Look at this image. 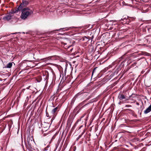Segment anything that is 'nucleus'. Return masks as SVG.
<instances>
[{"mask_svg":"<svg viewBox=\"0 0 151 151\" xmlns=\"http://www.w3.org/2000/svg\"><path fill=\"white\" fill-rule=\"evenodd\" d=\"M61 44L62 46L65 49H68L70 47L72 46L70 40V39H66L64 42H61Z\"/></svg>","mask_w":151,"mask_h":151,"instance_id":"obj_2","label":"nucleus"},{"mask_svg":"<svg viewBox=\"0 0 151 151\" xmlns=\"http://www.w3.org/2000/svg\"><path fill=\"white\" fill-rule=\"evenodd\" d=\"M12 63H9L7 64L6 65L5 67V68H10L12 67Z\"/></svg>","mask_w":151,"mask_h":151,"instance_id":"obj_8","label":"nucleus"},{"mask_svg":"<svg viewBox=\"0 0 151 151\" xmlns=\"http://www.w3.org/2000/svg\"><path fill=\"white\" fill-rule=\"evenodd\" d=\"M22 4L23 5H24V6H26L28 4V2L26 1H23Z\"/></svg>","mask_w":151,"mask_h":151,"instance_id":"obj_9","label":"nucleus"},{"mask_svg":"<svg viewBox=\"0 0 151 151\" xmlns=\"http://www.w3.org/2000/svg\"><path fill=\"white\" fill-rule=\"evenodd\" d=\"M126 107H131V106L130 105H127Z\"/></svg>","mask_w":151,"mask_h":151,"instance_id":"obj_14","label":"nucleus"},{"mask_svg":"<svg viewBox=\"0 0 151 151\" xmlns=\"http://www.w3.org/2000/svg\"><path fill=\"white\" fill-rule=\"evenodd\" d=\"M84 133V131L83 132L81 135H80L78 136V137L76 139V140L77 141L79 139H80L82 135H83Z\"/></svg>","mask_w":151,"mask_h":151,"instance_id":"obj_11","label":"nucleus"},{"mask_svg":"<svg viewBox=\"0 0 151 151\" xmlns=\"http://www.w3.org/2000/svg\"><path fill=\"white\" fill-rule=\"evenodd\" d=\"M23 5H22V4H21L18 7L17 10L15 11V13L17 12L18 11H20L23 8Z\"/></svg>","mask_w":151,"mask_h":151,"instance_id":"obj_6","label":"nucleus"},{"mask_svg":"<svg viewBox=\"0 0 151 151\" xmlns=\"http://www.w3.org/2000/svg\"><path fill=\"white\" fill-rule=\"evenodd\" d=\"M119 99L120 100H122L123 99H125V97L124 95L122 94H119L118 97Z\"/></svg>","mask_w":151,"mask_h":151,"instance_id":"obj_7","label":"nucleus"},{"mask_svg":"<svg viewBox=\"0 0 151 151\" xmlns=\"http://www.w3.org/2000/svg\"><path fill=\"white\" fill-rule=\"evenodd\" d=\"M46 116L47 117H49V115H48V113L47 114V113L46 114Z\"/></svg>","mask_w":151,"mask_h":151,"instance_id":"obj_19","label":"nucleus"},{"mask_svg":"<svg viewBox=\"0 0 151 151\" xmlns=\"http://www.w3.org/2000/svg\"><path fill=\"white\" fill-rule=\"evenodd\" d=\"M33 138L31 136L27 138V144H26L28 145L29 147H31L32 144L33 143L34 141L33 140ZM27 147V145H26Z\"/></svg>","mask_w":151,"mask_h":151,"instance_id":"obj_3","label":"nucleus"},{"mask_svg":"<svg viewBox=\"0 0 151 151\" xmlns=\"http://www.w3.org/2000/svg\"><path fill=\"white\" fill-rule=\"evenodd\" d=\"M30 148H31L30 149V151H37L36 150L32 148V147Z\"/></svg>","mask_w":151,"mask_h":151,"instance_id":"obj_12","label":"nucleus"},{"mask_svg":"<svg viewBox=\"0 0 151 151\" xmlns=\"http://www.w3.org/2000/svg\"><path fill=\"white\" fill-rule=\"evenodd\" d=\"M60 109V108L57 106L54 109H53L51 111V113L52 114H54L56 112L58 111H59Z\"/></svg>","mask_w":151,"mask_h":151,"instance_id":"obj_5","label":"nucleus"},{"mask_svg":"<svg viewBox=\"0 0 151 151\" xmlns=\"http://www.w3.org/2000/svg\"><path fill=\"white\" fill-rule=\"evenodd\" d=\"M88 117V115H86V116L85 119H84V120H85V122H86L87 121Z\"/></svg>","mask_w":151,"mask_h":151,"instance_id":"obj_13","label":"nucleus"},{"mask_svg":"<svg viewBox=\"0 0 151 151\" xmlns=\"http://www.w3.org/2000/svg\"><path fill=\"white\" fill-rule=\"evenodd\" d=\"M136 104L138 106H139V104L138 102H136Z\"/></svg>","mask_w":151,"mask_h":151,"instance_id":"obj_17","label":"nucleus"},{"mask_svg":"<svg viewBox=\"0 0 151 151\" xmlns=\"http://www.w3.org/2000/svg\"><path fill=\"white\" fill-rule=\"evenodd\" d=\"M33 13V11L32 9L28 7L24 8L22 10L20 18L22 19L25 20Z\"/></svg>","mask_w":151,"mask_h":151,"instance_id":"obj_1","label":"nucleus"},{"mask_svg":"<svg viewBox=\"0 0 151 151\" xmlns=\"http://www.w3.org/2000/svg\"><path fill=\"white\" fill-rule=\"evenodd\" d=\"M96 68H95L93 70V72H92V75H93V72H94V70H95V69Z\"/></svg>","mask_w":151,"mask_h":151,"instance_id":"obj_15","label":"nucleus"},{"mask_svg":"<svg viewBox=\"0 0 151 151\" xmlns=\"http://www.w3.org/2000/svg\"><path fill=\"white\" fill-rule=\"evenodd\" d=\"M123 3H124V1H123L122 3L123 4Z\"/></svg>","mask_w":151,"mask_h":151,"instance_id":"obj_22","label":"nucleus"},{"mask_svg":"<svg viewBox=\"0 0 151 151\" xmlns=\"http://www.w3.org/2000/svg\"><path fill=\"white\" fill-rule=\"evenodd\" d=\"M86 115V114H85L83 116H82L81 117V118L80 119H78V120L76 122H77H77H78L79 121H81V119H82L83 118V117L85 116V115Z\"/></svg>","mask_w":151,"mask_h":151,"instance_id":"obj_10","label":"nucleus"},{"mask_svg":"<svg viewBox=\"0 0 151 151\" xmlns=\"http://www.w3.org/2000/svg\"><path fill=\"white\" fill-rule=\"evenodd\" d=\"M137 63L136 62H134V63H133V65H135Z\"/></svg>","mask_w":151,"mask_h":151,"instance_id":"obj_16","label":"nucleus"},{"mask_svg":"<svg viewBox=\"0 0 151 151\" xmlns=\"http://www.w3.org/2000/svg\"><path fill=\"white\" fill-rule=\"evenodd\" d=\"M83 125H81V126L80 127H79V129H80L82 127H83Z\"/></svg>","mask_w":151,"mask_h":151,"instance_id":"obj_18","label":"nucleus"},{"mask_svg":"<svg viewBox=\"0 0 151 151\" xmlns=\"http://www.w3.org/2000/svg\"><path fill=\"white\" fill-rule=\"evenodd\" d=\"M72 49H73V48H72V49H70V51H72Z\"/></svg>","mask_w":151,"mask_h":151,"instance_id":"obj_21","label":"nucleus"},{"mask_svg":"<svg viewBox=\"0 0 151 151\" xmlns=\"http://www.w3.org/2000/svg\"><path fill=\"white\" fill-rule=\"evenodd\" d=\"M12 16L10 15H8L4 16L3 19L6 21H8L12 18Z\"/></svg>","mask_w":151,"mask_h":151,"instance_id":"obj_4","label":"nucleus"},{"mask_svg":"<svg viewBox=\"0 0 151 151\" xmlns=\"http://www.w3.org/2000/svg\"><path fill=\"white\" fill-rule=\"evenodd\" d=\"M59 29V30H57V31H58V30H60L61 29Z\"/></svg>","mask_w":151,"mask_h":151,"instance_id":"obj_20","label":"nucleus"}]
</instances>
